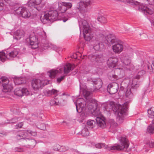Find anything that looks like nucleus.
<instances>
[{
	"instance_id": "obj_44",
	"label": "nucleus",
	"mask_w": 154,
	"mask_h": 154,
	"mask_svg": "<svg viewBox=\"0 0 154 154\" xmlns=\"http://www.w3.org/2000/svg\"><path fill=\"white\" fill-rule=\"evenodd\" d=\"M23 93V96L24 95H28L29 94V92L26 88H23L22 89Z\"/></svg>"
},
{
	"instance_id": "obj_5",
	"label": "nucleus",
	"mask_w": 154,
	"mask_h": 154,
	"mask_svg": "<svg viewBox=\"0 0 154 154\" xmlns=\"http://www.w3.org/2000/svg\"><path fill=\"white\" fill-rule=\"evenodd\" d=\"M58 13L55 10L47 11L44 16H41L40 19L44 23H46L48 21H53L58 19Z\"/></svg>"
},
{
	"instance_id": "obj_51",
	"label": "nucleus",
	"mask_w": 154,
	"mask_h": 154,
	"mask_svg": "<svg viewBox=\"0 0 154 154\" xmlns=\"http://www.w3.org/2000/svg\"><path fill=\"white\" fill-rule=\"evenodd\" d=\"M48 46V48H53L54 50H56L57 48V47L55 45L51 43L49 44Z\"/></svg>"
},
{
	"instance_id": "obj_10",
	"label": "nucleus",
	"mask_w": 154,
	"mask_h": 154,
	"mask_svg": "<svg viewBox=\"0 0 154 154\" xmlns=\"http://www.w3.org/2000/svg\"><path fill=\"white\" fill-rule=\"evenodd\" d=\"M88 58L92 64L95 65H99L104 60V58L102 54L90 55Z\"/></svg>"
},
{
	"instance_id": "obj_21",
	"label": "nucleus",
	"mask_w": 154,
	"mask_h": 154,
	"mask_svg": "<svg viewBox=\"0 0 154 154\" xmlns=\"http://www.w3.org/2000/svg\"><path fill=\"white\" fill-rule=\"evenodd\" d=\"M60 10L62 13L65 12L67 9L71 8L72 6V3L69 2H62L60 5H59Z\"/></svg>"
},
{
	"instance_id": "obj_49",
	"label": "nucleus",
	"mask_w": 154,
	"mask_h": 154,
	"mask_svg": "<svg viewBox=\"0 0 154 154\" xmlns=\"http://www.w3.org/2000/svg\"><path fill=\"white\" fill-rule=\"evenodd\" d=\"M29 143L30 145H32V146H34L36 144V142L35 140L32 139L29 140Z\"/></svg>"
},
{
	"instance_id": "obj_26",
	"label": "nucleus",
	"mask_w": 154,
	"mask_h": 154,
	"mask_svg": "<svg viewBox=\"0 0 154 154\" xmlns=\"http://www.w3.org/2000/svg\"><path fill=\"white\" fill-rule=\"evenodd\" d=\"M109 124V132H113L116 130L117 124L112 120L110 121Z\"/></svg>"
},
{
	"instance_id": "obj_13",
	"label": "nucleus",
	"mask_w": 154,
	"mask_h": 154,
	"mask_svg": "<svg viewBox=\"0 0 154 154\" xmlns=\"http://www.w3.org/2000/svg\"><path fill=\"white\" fill-rule=\"evenodd\" d=\"M18 52L16 50H13L6 56L5 53L0 52V60L4 62L6 59L11 60L14 57H16L18 54Z\"/></svg>"
},
{
	"instance_id": "obj_40",
	"label": "nucleus",
	"mask_w": 154,
	"mask_h": 154,
	"mask_svg": "<svg viewBox=\"0 0 154 154\" xmlns=\"http://www.w3.org/2000/svg\"><path fill=\"white\" fill-rule=\"evenodd\" d=\"M60 103L58 100L54 98V99L51 100L50 101V104L51 106H55L58 105Z\"/></svg>"
},
{
	"instance_id": "obj_61",
	"label": "nucleus",
	"mask_w": 154,
	"mask_h": 154,
	"mask_svg": "<svg viewBox=\"0 0 154 154\" xmlns=\"http://www.w3.org/2000/svg\"><path fill=\"white\" fill-rule=\"evenodd\" d=\"M150 66H148V69H150Z\"/></svg>"
},
{
	"instance_id": "obj_14",
	"label": "nucleus",
	"mask_w": 154,
	"mask_h": 154,
	"mask_svg": "<svg viewBox=\"0 0 154 154\" xmlns=\"http://www.w3.org/2000/svg\"><path fill=\"white\" fill-rule=\"evenodd\" d=\"M86 109H88L90 113L92 114L95 112L97 109V104L95 100H90L86 103Z\"/></svg>"
},
{
	"instance_id": "obj_45",
	"label": "nucleus",
	"mask_w": 154,
	"mask_h": 154,
	"mask_svg": "<svg viewBox=\"0 0 154 154\" xmlns=\"http://www.w3.org/2000/svg\"><path fill=\"white\" fill-rule=\"evenodd\" d=\"M38 34L39 35L41 36L43 38H46V34L44 31H42L40 32H39Z\"/></svg>"
},
{
	"instance_id": "obj_3",
	"label": "nucleus",
	"mask_w": 154,
	"mask_h": 154,
	"mask_svg": "<svg viewBox=\"0 0 154 154\" xmlns=\"http://www.w3.org/2000/svg\"><path fill=\"white\" fill-rule=\"evenodd\" d=\"M75 68V66L68 63L65 65L64 69L60 68L59 69H52L49 72L48 75L51 78H54L56 75L58 73H62L63 70L64 74H67Z\"/></svg>"
},
{
	"instance_id": "obj_25",
	"label": "nucleus",
	"mask_w": 154,
	"mask_h": 154,
	"mask_svg": "<svg viewBox=\"0 0 154 154\" xmlns=\"http://www.w3.org/2000/svg\"><path fill=\"white\" fill-rule=\"evenodd\" d=\"M14 34L15 35L14 38L18 40L24 36L25 32L23 30H18L15 32Z\"/></svg>"
},
{
	"instance_id": "obj_12",
	"label": "nucleus",
	"mask_w": 154,
	"mask_h": 154,
	"mask_svg": "<svg viewBox=\"0 0 154 154\" xmlns=\"http://www.w3.org/2000/svg\"><path fill=\"white\" fill-rule=\"evenodd\" d=\"M123 72V70L120 68H115L109 72L107 76L108 79L112 81H115L118 79V75Z\"/></svg>"
},
{
	"instance_id": "obj_41",
	"label": "nucleus",
	"mask_w": 154,
	"mask_h": 154,
	"mask_svg": "<svg viewBox=\"0 0 154 154\" xmlns=\"http://www.w3.org/2000/svg\"><path fill=\"white\" fill-rule=\"evenodd\" d=\"M5 1L8 3L9 5L12 6H14L16 4L15 0H4Z\"/></svg>"
},
{
	"instance_id": "obj_47",
	"label": "nucleus",
	"mask_w": 154,
	"mask_h": 154,
	"mask_svg": "<svg viewBox=\"0 0 154 154\" xmlns=\"http://www.w3.org/2000/svg\"><path fill=\"white\" fill-rule=\"evenodd\" d=\"M83 94L84 95H85V96L87 98L88 97H89V96L90 94V92L85 90L83 91Z\"/></svg>"
},
{
	"instance_id": "obj_18",
	"label": "nucleus",
	"mask_w": 154,
	"mask_h": 154,
	"mask_svg": "<svg viewBox=\"0 0 154 154\" xmlns=\"http://www.w3.org/2000/svg\"><path fill=\"white\" fill-rule=\"evenodd\" d=\"M29 134L34 136L36 135V133L35 132L31 131H22L19 132L17 134L16 138L18 140L24 139L27 135H29Z\"/></svg>"
},
{
	"instance_id": "obj_39",
	"label": "nucleus",
	"mask_w": 154,
	"mask_h": 154,
	"mask_svg": "<svg viewBox=\"0 0 154 154\" xmlns=\"http://www.w3.org/2000/svg\"><path fill=\"white\" fill-rule=\"evenodd\" d=\"M98 21L102 23H105L107 22L106 18L104 16L100 15L97 18Z\"/></svg>"
},
{
	"instance_id": "obj_33",
	"label": "nucleus",
	"mask_w": 154,
	"mask_h": 154,
	"mask_svg": "<svg viewBox=\"0 0 154 154\" xmlns=\"http://www.w3.org/2000/svg\"><path fill=\"white\" fill-rule=\"evenodd\" d=\"M130 87H131V88L129 89H128L125 93V96L127 97L132 96V92L134 91L135 90L137 89L133 88H132L131 85L130 84Z\"/></svg>"
},
{
	"instance_id": "obj_28",
	"label": "nucleus",
	"mask_w": 154,
	"mask_h": 154,
	"mask_svg": "<svg viewBox=\"0 0 154 154\" xmlns=\"http://www.w3.org/2000/svg\"><path fill=\"white\" fill-rule=\"evenodd\" d=\"M14 82L16 85H21L26 82V80L24 78L16 77L14 80Z\"/></svg>"
},
{
	"instance_id": "obj_34",
	"label": "nucleus",
	"mask_w": 154,
	"mask_h": 154,
	"mask_svg": "<svg viewBox=\"0 0 154 154\" xmlns=\"http://www.w3.org/2000/svg\"><path fill=\"white\" fill-rule=\"evenodd\" d=\"M81 134L84 137L87 136L88 135L89 132L86 125L82 130Z\"/></svg>"
},
{
	"instance_id": "obj_35",
	"label": "nucleus",
	"mask_w": 154,
	"mask_h": 154,
	"mask_svg": "<svg viewBox=\"0 0 154 154\" xmlns=\"http://www.w3.org/2000/svg\"><path fill=\"white\" fill-rule=\"evenodd\" d=\"M103 45L100 43L95 44L94 46V48L97 51H101L103 48Z\"/></svg>"
},
{
	"instance_id": "obj_7",
	"label": "nucleus",
	"mask_w": 154,
	"mask_h": 154,
	"mask_svg": "<svg viewBox=\"0 0 154 154\" xmlns=\"http://www.w3.org/2000/svg\"><path fill=\"white\" fill-rule=\"evenodd\" d=\"M121 144L115 145L114 146H106V149L109 150H121L124 148L127 149L129 146V144L128 140L125 137H122L120 140Z\"/></svg>"
},
{
	"instance_id": "obj_38",
	"label": "nucleus",
	"mask_w": 154,
	"mask_h": 154,
	"mask_svg": "<svg viewBox=\"0 0 154 154\" xmlns=\"http://www.w3.org/2000/svg\"><path fill=\"white\" fill-rule=\"evenodd\" d=\"M96 122L93 120H89L87 122V127H88L92 128L94 127Z\"/></svg>"
},
{
	"instance_id": "obj_53",
	"label": "nucleus",
	"mask_w": 154,
	"mask_h": 154,
	"mask_svg": "<svg viewBox=\"0 0 154 154\" xmlns=\"http://www.w3.org/2000/svg\"><path fill=\"white\" fill-rule=\"evenodd\" d=\"M149 4L152 6L154 5V0H146Z\"/></svg>"
},
{
	"instance_id": "obj_16",
	"label": "nucleus",
	"mask_w": 154,
	"mask_h": 154,
	"mask_svg": "<svg viewBox=\"0 0 154 154\" xmlns=\"http://www.w3.org/2000/svg\"><path fill=\"white\" fill-rule=\"evenodd\" d=\"M47 84V83H44L43 81L38 79H33L32 82V87L36 91L42 88Z\"/></svg>"
},
{
	"instance_id": "obj_50",
	"label": "nucleus",
	"mask_w": 154,
	"mask_h": 154,
	"mask_svg": "<svg viewBox=\"0 0 154 154\" xmlns=\"http://www.w3.org/2000/svg\"><path fill=\"white\" fill-rule=\"evenodd\" d=\"M39 128L41 130H45L46 129V125L45 124L42 123L40 125Z\"/></svg>"
},
{
	"instance_id": "obj_29",
	"label": "nucleus",
	"mask_w": 154,
	"mask_h": 154,
	"mask_svg": "<svg viewBox=\"0 0 154 154\" xmlns=\"http://www.w3.org/2000/svg\"><path fill=\"white\" fill-rule=\"evenodd\" d=\"M133 49L129 47L128 48L126 53L123 54V56L131 58L133 57Z\"/></svg>"
},
{
	"instance_id": "obj_24",
	"label": "nucleus",
	"mask_w": 154,
	"mask_h": 154,
	"mask_svg": "<svg viewBox=\"0 0 154 154\" xmlns=\"http://www.w3.org/2000/svg\"><path fill=\"white\" fill-rule=\"evenodd\" d=\"M96 121L98 126L101 129H104L106 127L105 119L104 118L97 117L96 119Z\"/></svg>"
},
{
	"instance_id": "obj_43",
	"label": "nucleus",
	"mask_w": 154,
	"mask_h": 154,
	"mask_svg": "<svg viewBox=\"0 0 154 154\" xmlns=\"http://www.w3.org/2000/svg\"><path fill=\"white\" fill-rule=\"evenodd\" d=\"M60 148V146L58 144H55L53 146V149L54 151H59Z\"/></svg>"
},
{
	"instance_id": "obj_30",
	"label": "nucleus",
	"mask_w": 154,
	"mask_h": 154,
	"mask_svg": "<svg viewBox=\"0 0 154 154\" xmlns=\"http://www.w3.org/2000/svg\"><path fill=\"white\" fill-rule=\"evenodd\" d=\"M58 91L54 89H52L51 90H45L44 91V93L45 95L46 96H49L53 94L57 95Z\"/></svg>"
},
{
	"instance_id": "obj_63",
	"label": "nucleus",
	"mask_w": 154,
	"mask_h": 154,
	"mask_svg": "<svg viewBox=\"0 0 154 154\" xmlns=\"http://www.w3.org/2000/svg\"><path fill=\"white\" fill-rule=\"evenodd\" d=\"M47 153H48V154H51V153L50 152H48Z\"/></svg>"
},
{
	"instance_id": "obj_36",
	"label": "nucleus",
	"mask_w": 154,
	"mask_h": 154,
	"mask_svg": "<svg viewBox=\"0 0 154 154\" xmlns=\"http://www.w3.org/2000/svg\"><path fill=\"white\" fill-rule=\"evenodd\" d=\"M14 94L15 95L19 97L23 96V93L22 89L17 88L14 91Z\"/></svg>"
},
{
	"instance_id": "obj_60",
	"label": "nucleus",
	"mask_w": 154,
	"mask_h": 154,
	"mask_svg": "<svg viewBox=\"0 0 154 154\" xmlns=\"http://www.w3.org/2000/svg\"><path fill=\"white\" fill-rule=\"evenodd\" d=\"M4 4L2 2H0V11L3 9Z\"/></svg>"
},
{
	"instance_id": "obj_20",
	"label": "nucleus",
	"mask_w": 154,
	"mask_h": 154,
	"mask_svg": "<svg viewBox=\"0 0 154 154\" xmlns=\"http://www.w3.org/2000/svg\"><path fill=\"white\" fill-rule=\"evenodd\" d=\"M29 39V44L32 46V48L33 49H35L38 47L37 45L38 38L36 37L34 34L30 35L29 38H27V40L28 41Z\"/></svg>"
},
{
	"instance_id": "obj_31",
	"label": "nucleus",
	"mask_w": 154,
	"mask_h": 154,
	"mask_svg": "<svg viewBox=\"0 0 154 154\" xmlns=\"http://www.w3.org/2000/svg\"><path fill=\"white\" fill-rule=\"evenodd\" d=\"M147 131L150 134L154 133V119L152 120V123L148 127Z\"/></svg>"
},
{
	"instance_id": "obj_55",
	"label": "nucleus",
	"mask_w": 154,
	"mask_h": 154,
	"mask_svg": "<svg viewBox=\"0 0 154 154\" xmlns=\"http://www.w3.org/2000/svg\"><path fill=\"white\" fill-rule=\"evenodd\" d=\"M18 119L16 118H14L12 119L11 121H13V122L10 121L9 122L10 123H15L18 121Z\"/></svg>"
},
{
	"instance_id": "obj_17",
	"label": "nucleus",
	"mask_w": 154,
	"mask_h": 154,
	"mask_svg": "<svg viewBox=\"0 0 154 154\" xmlns=\"http://www.w3.org/2000/svg\"><path fill=\"white\" fill-rule=\"evenodd\" d=\"M124 46L122 42H116L112 46L113 51L116 54H120L123 50Z\"/></svg>"
},
{
	"instance_id": "obj_4",
	"label": "nucleus",
	"mask_w": 154,
	"mask_h": 154,
	"mask_svg": "<svg viewBox=\"0 0 154 154\" xmlns=\"http://www.w3.org/2000/svg\"><path fill=\"white\" fill-rule=\"evenodd\" d=\"M91 4L90 0H82L77 3L73 10H75L76 12H80L82 14L87 12L89 11L88 7Z\"/></svg>"
},
{
	"instance_id": "obj_59",
	"label": "nucleus",
	"mask_w": 154,
	"mask_h": 154,
	"mask_svg": "<svg viewBox=\"0 0 154 154\" xmlns=\"http://www.w3.org/2000/svg\"><path fill=\"white\" fill-rule=\"evenodd\" d=\"M15 149V151L16 152H21L23 151V149L20 148H17V149Z\"/></svg>"
},
{
	"instance_id": "obj_57",
	"label": "nucleus",
	"mask_w": 154,
	"mask_h": 154,
	"mask_svg": "<svg viewBox=\"0 0 154 154\" xmlns=\"http://www.w3.org/2000/svg\"><path fill=\"white\" fill-rule=\"evenodd\" d=\"M72 150L73 153H74V154H81L82 153H81L78 150H77L76 149H72Z\"/></svg>"
},
{
	"instance_id": "obj_1",
	"label": "nucleus",
	"mask_w": 154,
	"mask_h": 154,
	"mask_svg": "<svg viewBox=\"0 0 154 154\" xmlns=\"http://www.w3.org/2000/svg\"><path fill=\"white\" fill-rule=\"evenodd\" d=\"M103 106L106 111L109 112L111 110L114 112H117V119L120 122H122L124 116L125 115L127 111L128 107L127 104H124L122 106L119 105L116 106L113 102H110L109 103H106L103 104Z\"/></svg>"
},
{
	"instance_id": "obj_2",
	"label": "nucleus",
	"mask_w": 154,
	"mask_h": 154,
	"mask_svg": "<svg viewBox=\"0 0 154 154\" xmlns=\"http://www.w3.org/2000/svg\"><path fill=\"white\" fill-rule=\"evenodd\" d=\"M80 31H82L84 38L87 41H89L92 38L93 35L91 33V28L87 21L82 20L79 23Z\"/></svg>"
},
{
	"instance_id": "obj_58",
	"label": "nucleus",
	"mask_w": 154,
	"mask_h": 154,
	"mask_svg": "<svg viewBox=\"0 0 154 154\" xmlns=\"http://www.w3.org/2000/svg\"><path fill=\"white\" fill-rule=\"evenodd\" d=\"M23 122H20L16 126H17L18 128H21L23 126Z\"/></svg>"
},
{
	"instance_id": "obj_11",
	"label": "nucleus",
	"mask_w": 154,
	"mask_h": 154,
	"mask_svg": "<svg viewBox=\"0 0 154 154\" xmlns=\"http://www.w3.org/2000/svg\"><path fill=\"white\" fill-rule=\"evenodd\" d=\"M43 0H30L28 3V6L31 8H35L38 11L43 8L44 4H42Z\"/></svg>"
},
{
	"instance_id": "obj_23",
	"label": "nucleus",
	"mask_w": 154,
	"mask_h": 154,
	"mask_svg": "<svg viewBox=\"0 0 154 154\" xmlns=\"http://www.w3.org/2000/svg\"><path fill=\"white\" fill-rule=\"evenodd\" d=\"M92 82L94 88V91L99 90L102 87V82L100 79H92Z\"/></svg>"
},
{
	"instance_id": "obj_42",
	"label": "nucleus",
	"mask_w": 154,
	"mask_h": 154,
	"mask_svg": "<svg viewBox=\"0 0 154 154\" xmlns=\"http://www.w3.org/2000/svg\"><path fill=\"white\" fill-rule=\"evenodd\" d=\"M68 147H66L64 146H60V148L59 149V151L60 152H64L67 151L68 149Z\"/></svg>"
},
{
	"instance_id": "obj_46",
	"label": "nucleus",
	"mask_w": 154,
	"mask_h": 154,
	"mask_svg": "<svg viewBox=\"0 0 154 154\" xmlns=\"http://www.w3.org/2000/svg\"><path fill=\"white\" fill-rule=\"evenodd\" d=\"M95 147L97 148L100 149L102 148L103 147L105 146V145L104 144H101L99 143L95 145Z\"/></svg>"
},
{
	"instance_id": "obj_15",
	"label": "nucleus",
	"mask_w": 154,
	"mask_h": 154,
	"mask_svg": "<svg viewBox=\"0 0 154 154\" xmlns=\"http://www.w3.org/2000/svg\"><path fill=\"white\" fill-rule=\"evenodd\" d=\"M16 13L21 15L23 17L27 18L31 15L29 11L25 7H20L16 11Z\"/></svg>"
},
{
	"instance_id": "obj_54",
	"label": "nucleus",
	"mask_w": 154,
	"mask_h": 154,
	"mask_svg": "<svg viewBox=\"0 0 154 154\" xmlns=\"http://www.w3.org/2000/svg\"><path fill=\"white\" fill-rule=\"evenodd\" d=\"M151 68L152 69V71L150 73L151 74H153L154 75V61L152 62V65L151 66Z\"/></svg>"
},
{
	"instance_id": "obj_32",
	"label": "nucleus",
	"mask_w": 154,
	"mask_h": 154,
	"mask_svg": "<svg viewBox=\"0 0 154 154\" xmlns=\"http://www.w3.org/2000/svg\"><path fill=\"white\" fill-rule=\"evenodd\" d=\"M131 58L123 56L122 57V60L123 63L126 65H128L131 63Z\"/></svg>"
},
{
	"instance_id": "obj_6",
	"label": "nucleus",
	"mask_w": 154,
	"mask_h": 154,
	"mask_svg": "<svg viewBox=\"0 0 154 154\" xmlns=\"http://www.w3.org/2000/svg\"><path fill=\"white\" fill-rule=\"evenodd\" d=\"M126 2L132 5H139L138 10L140 11L143 12L144 13L151 15L153 14L154 10L153 7L150 8L143 5L142 4L139 3V2L133 0H126Z\"/></svg>"
},
{
	"instance_id": "obj_52",
	"label": "nucleus",
	"mask_w": 154,
	"mask_h": 154,
	"mask_svg": "<svg viewBox=\"0 0 154 154\" xmlns=\"http://www.w3.org/2000/svg\"><path fill=\"white\" fill-rule=\"evenodd\" d=\"M65 77V76L64 75L58 78L57 79V82L60 83L64 79Z\"/></svg>"
},
{
	"instance_id": "obj_19",
	"label": "nucleus",
	"mask_w": 154,
	"mask_h": 154,
	"mask_svg": "<svg viewBox=\"0 0 154 154\" xmlns=\"http://www.w3.org/2000/svg\"><path fill=\"white\" fill-rule=\"evenodd\" d=\"M118 89L119 85L116 82L109 84L107 87V91L111 94L116 93Z\"/></svg>"
},
{
	"instance_id": "obj_62",
	"label": "nucleus",
	"mask_w": 154,
	"mask_h": 154,
	"mask_svg": "<svg viewBox=\"0 0 154 154\" xmlns=\"http://www.w3.org/2000/svg\"><path fill=\"white\" fill-rule=\"evenodd\" d=\"M66 20H63V21L65 22L66 21Z\"/></svg>"
},
{
	"instance_id": "obj_27",
	"label": "nucleus",
	"mask_w": 154,
	"mask_h": 154,
	"mask_svg": "<svg viewBox=\"0 0 154 154\" xmlns=\"http://www.w3.org/2000/svg\"><path fill=\"white\" fill-rule=\"evenodd\" d=\"M84 103L80 102L79 103L78 105L76 104V111L80 113L85 108V105H86V103L85 104V102H84Z\"/></svg>"
},
{
	"instance_id": "obj_8",
	"label": "nucleus",
	"mask_w": 154,
	"mask_h": 154,
	"mask_svg": "<svg viewBox=\"0 0 154 154\" xmlns=\"http://www.w3.org/2000/svg\"><path fill=\"white\" fill-rule=\"evenodd\" d=\"M145 72L144 70H142L139 71L136 76H134L130 81V84L132 88H137L139 87L140 82L137 80L140 79L141 77L145 74Z\"/></svg>"
},
{
	"instance_id": "obj_37",
	"label": "nucleus",
	"mask_w": 154,
	"mask_h": 154,
	"mask_svg": "<svg viewBox=\"0 0 154 154\" xmlns=\"http://www.w3.org/2000/svg\"><path fill=\"white\" fill-rule=\"evenodd\" d=\"M148 116L149 118H154V107H151L150 109L148 110Z\"/></svg>"
},
{
	"instance_id": "obj_56",
	"label": "nucleus",
	"mask_w": 154,
	"mask_h": 154,
	"mask_svg": "<svg viewBox=\"0 0 154 154\" xmlns=\"http://www.w3.org/2000/svg\"><path fill=\"white\" fill-rule=\"evenodd\" d=\"M75 14V13L73 12L72 13H68L67 16L69 17H73Z\"/></svg>"
},
{
	"instance_id": "obj_48",
	"label": "nucleus",
	"mask_w": 154,
	"mask_h": 154,
	"mask_svg": "<svg viewBox=\"0 0 154 154\" xmlns=\"http://www.w3.org/2000/svg\"><path fill=\"white\" fill-rule=\"evenodd\" d=\"M147 146H149L150 148L154 147V141H151L147 143L146 144Z\"/></svg>"
},
{
	"instance_id": "obj_9",
	"label": "nucleus",
	"mask_w": 154,
	"mask_h": 154,
	"mask_svg": "<svg viewBox=\"0 0 154 154\" xmlns=\"http://www.w3.org/2000/svg\"><path fill=\"white\" fill-rule=\"evenodd\" d=\"M100 40L103 41V39H105V42L110 45L114 44L117 41L116 38L113 34H109L106 37L103 35L101 34L99 35Z\"/></svg>"
},
{
	"instance_id": "obj_22",
	"label": "nucleus",
	"mask_w": 154,
	"mask_h": 154,
	"mask_svg": "<svg viewBox=\"0 0 154 154\" xmlns=\"http://www.w3.org/2000/svg\"><path fill=\"white\" fill-rule=\"evenodd\" d=\"M118 61V59L115 57L109 58L107 61L108 66L109 68H114L117 65Z\"/></svg>"
}]
</instances>
